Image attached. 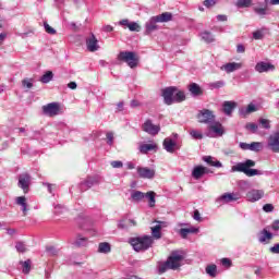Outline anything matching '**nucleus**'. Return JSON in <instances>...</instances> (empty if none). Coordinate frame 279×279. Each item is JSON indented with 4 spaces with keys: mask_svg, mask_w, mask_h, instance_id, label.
<instances>
[{
    "mask_svg": "<svg viewBox=\"0 0 279 279\" xmlns=\"http://www.w3.org/2000/svg\"><path fill=\"white\" fill-rule=\"evenodd\" d=\"M253 0H238L236 7L238 8H251Z\"/></svg>",
    "mask_w": 279,
    "mask_h": 279,
    "instance_id": "a18cd8bd",
    "label": "nucleus"
},
{
    "mask_svg": "<svg viewBox=\"0 0 279 279\" xmlns=\"http://www.w3.org/2000/svg\"><path fill=\"white\" fill-rule=\"evenodd\" d=\"M190 135L192 136V138H194L195 141H202V138H204V134H202V132L197 131V130H192L190 131Z\"/></svg>",
    "mask_w": 279,
    "mask_h": 279,
    "instance_id": "de8ad7c7",
    "label": "nucleus"
},
{
    "mask_svg": "<svg viewBox=\"0 0 279 279\" xmlns=\"http://www.w3.org/2000/svg\"><path fill=\"white\" fill-rule=\"evenodd\" d=\"M267 3H269V0H265L264 3H259V5H262L260 8L254 7L253 10H254L255 14H258L259 16H266Z\"/></svg>",
    "mask_w": 279,
    "mask_h": 279,
    "instance_id": "c756f323",
    "label": "nucleus"
},
{
    "mask_svg": "<svg viewBox=\"0 0 279 279\" xmlns=\"http://www.w3.org/2000/svg\"><path fill=\"white\" fill-rule=\"evenodd\" d=\"M274 239V233L269 232L267 228L263 229L258 234V241L267 245Z\"/></svg>",
    "mask_w": 279,
    "mask_h": 279,
    "instance_id": "4be33fe9",
    "label": "nucleus"
},
{
    "mask_svg": "<svg viewBox=\"0 0 279 279\" xmlns=\"http://www.w3.org/2000/svg\"><path fill=\"white\" fill-rule=\"evenodd\" d=\"M246 130H250L253 134H256L258 132V124L256 123H247Z\"/></svg>",
    "mask_w": 279,
    "mask_h": 279,
    "instance_id": "3c124183",
    "label": "nucleus"
},
{
    "mask_svg": "<svg viewBox=\"0 0 279 279\" xmlns=\"http://www.w3.org/2000/svg\"><path fill=\"white\" fill-rule=\"evenodd\" d=\"M206 274L210 276L211 278L217 277V265H209L206 267Z\"/></svg>",
    "mask_w": 279,
    "mask_h": 279,
    "instance_id": "37998d69",
    "label": "nucleus"
},
{
    "mask_svg": "<svg viewBox=\"0 0 279 279\" xmlns=\"http://www.w3.org/2000/svg\"><path fill=\"white\" fill-rule=\"evenodd\" d=\"M66 207L62 206V205H56L54 206V214L56 215H62V213H65Z\"/></svg>",
    "mask_w": 279,
    "mask_h": 279,
    "instance_id": "5fc2aeb1",
    "label": "nucleus"
},
{
    "mask_svg": "<svg viewBox=\"0 0 279 279\" xmlns=\"http://www.w3.org/2000/svg\"><path fill=\"white\" fill-rule=\"evenodd\" d=\"M20 265L22 266L23 274H29V271H32V259L20 262Z\"/></svg>",
    "mask_w": 279,
    "mask_h": 279,
    "instance_id": "4c0bfd02",
    "label": "nucleus"
},
{
    "mask_svg": "<svg viewBox=\"0 0 279 279\" xmlns=\"http://www.w3.org/2000/svg\"><path fill=\"white\" fill-rule=\"evenodd\" d=\"M223 125L217 121H214V123L208 125V132L206 133V136L209 138H215V136H223Z\"/></svg>",
    "mask_w": 279,
    "mask_h": 279,
    "instance_id": "423d86ee",
    "label": "nucleus"
},
{
    "mask_svg": "<svg viewBox=\"0 0 279 279\" xmlns=\"http://www.w3.org/2000/svg\"><path fill=\"white\" fill-rule=\"evenodd\" d=\"M264 37L265 35L262 33V31H256L253 33V38L255 40H263Z\"/></svg>",
    "mask_w": 279,
    "mask_h": 279,
    "instance_id": "4d7b16f0",
    "label": "nucleus"
},
{
    "mask_svg": "<svg viewBox=\"0 0 279 279\" xmlns=\"http://www.w3.org/2000/svg\"><path fill=\"white\" fill-rule=\"evenodd\" d=\"M243 64L236 63V62H229L227 64H223L220 69L221 71H226L227 73H234V71H239Z\"/></svg>",
    "mask_w": 279,
    "mask_h": 279,
    "instance_id": "393cba45",
    "label": "nucleus"
},
{
    "mask_svg": "<svg viewBox=\"0 0 279 279\" xmlns=\"http://www.w3.org/2000/svg\"><path fill=\"white\" fill-rule=\"evenodd\" d=\"M95 184H99V178L89 177L81 183V191H88V189H93Z\"/></svg>",
    "mask_w": 279,
    "mask_h": 279,
    "instance_id": "412c9836",
    "label": "nucleus"
},
{
    "mask_svg": "<svg viewBox=\"0 0 279 279\" xmlns=\"http://www.w3.org/2000/svg\"><path fill=\"white\" fill-rule=\"evenodd\" d=\"M146 193H143L141 191H132L131 192V198L133 202H143L145 199Z\"/></svg>",
    "mask_w": 279,
    "mask_h": 279,
    "instance_id": "f704fd0d",
    "label": "nucleus"
},
{
    "mask_svg": "<svg viewBox=\"0 0 279 279\" xmlns=\"http://www.w3.org/2000/svg\"><path fill=\"white\" fill-rule=\"evenodd\" d=\"M133 226H136V220L128 218H123L118 223L120 230H128V228H132Z\"/></svg>",
    "mask_w": 279,
    "mask_h": 279,
    "instance_id": "a878e982",
    "label": "nucleus"
},
{
    "mask_svg": "<svg viewBox=\"0 0 279 279\" xmlns=\"http://www.w3.org/2000/svg\"><path fill=\"white\" fill-rule=\"evenodd\" d=\"M263 210H264V213H274V205H271V204H265V205L263 206Z\"/></svg>",
    "mask_w": 279,
    "mask_h": 279,
    "instance_id": "052dcab7",
    "label": "nucleus"
},
{
    "mask_svg": "<svg viewBox=\"0 0 279 279\" xmlns=\"http://www.w3.org/2000/svg\"><path fill=\"white\" fill-rule=\"evenodd\" d=\"M87 51L95 53V51H99V40L95 34L90 33V35L85 39Z\"/></svg>",
    "mask_w": 279,
    "mask_h": 279,
    "instance_id": "4468645a",
    "label": "nucleus"
},
{
    "mask_svg": "<svg viewBox=\"0 0 279 279\" xmlns=\"http://www.w3.org/2000/svg\"><path fill=\"white\" fill-rule=\"evenodd\" d=\"M196 119L198 120V123L213 125V123H215L216 116L210 109H202L198 111Z\"/></svg>",
    "mask_w": 279,
    "mask_h": 279,
    "instance_id": "39448f33",
    "label": "nucleus"
},
{
    "mask_svg": "<svg viewBox=\"0 0 279 279\" xmlns=\"http://www.w3.org/2000/svg\"><path fill=\"white\" fill-rule=\"evenodd\" d=\"M204 166L194 167L192 171V178H194V180H201V178H204Z\"/></svg>",
    "mask_w": 279,
    "mask_h": 279,
    "instance_id": "2f4dec72",
    "label": "nucleus"
},
{
    "mask_svg": "<svg viewBox=\"0 0 279 279\" xmlns=\"http://www.w3.org/2000/svg\"><path fill=\"white\" fill-rule=\"evenodd\" d=\"M175 93H178V87L175 86L161 89V96L163 97V104H166V106H172Z\"/></svg>",
    "mask_w": 279,
    "mask_h": 279,
    "instance_id": "0eeeda50",
    "label": "nucleus"
},
{
    "mask_svg": "<svg viewBox=\"0 0 279 279\" xmlns=\"http://www.w3.org/2000/svg\"><path fill=\"white\" fill-rule=\"evenodd\" d=\"M255 71L257 73H269V71H276V65L269 62L260 61L256 63Z\"/></svg>",
    "mask_w": 279,
    "mask_h": 279,
    "instance_id": "dca6fc26",
    "label": "nucleus"
},
{
    "mask_svg": "<svg viewBox=\"0 0 279 279\" xmlns=\"http://www.w3.org/2000/svg\"><path fill=\"white\" fill-rule=\"evenodd\" d=\"M252 167H256V161L246 159L244 162H238L235 166H232L231 170L238 173H245L247 178L265 174L263 170L253 169Z\"/></svg>",
    "mask_w": 279,
    "mask_h": 279,
    "instance_id": "f257e3e1",
    "label": "nucleus"
},
{
    "mask_svg": "<svg viewBox=\"0 0 279 279\" xmlns=\"http://www.w3.org/2000/svg\"><path fill=\"white\" fill-rule=\"evenodd\" d=\"M114 143V134L112 132L107 133V144L112 146Z\"/></svg>",
    "mask_w": 279,
    "mask_h": 279,
    "instance_id": "bf43d9fd",
    "label": "nucleus"
},
{
    "mask_svg": "<svg viewBox=\"0 0 279 279\" xmlns=\"http://www.w3.org/2000/svg\"><path fill=\"white\" fill-rule=\"evenodd\" d=\"M137 173L143 180H154L156 178V169L147 167H137Z\"/></svg>",
    "mask_w": 279,
    "mask_h": 279,
    "instance_id": "ddd939ff",
    "label": "nucleus"
},
{
    "mask_svg": "<svg viewBox=\"0 0 279 279\" xmlns=\"http://www.w3.org/2000/svg\"><path fill=\"white\" fill-rule=\"evenodd\" d=\"M15 248L16 252H20L21 254H25V252H27V246L23 242H16Z\"/></svg>",
    "mask_w": 279,
    "mask_h": 279,
    "instance_id": "09e8293b",
    "label": "nucleus"
},
{
    "mask_svg": "<svg viewBox=\"0 0 279 279\" xmlns=\"http://www.w3.org/2000/svg\"><path fill=\"white\" fill-rule=\"evenodd\" d=\"M51 80H53V72L51 71H47L39 80V82H41V84H49V82H51Z\"/></svg>",
    "mask_w": 279,
    "mask_h": 279,
    "instance_id": "58836bf2",
    "label": "nucleus"
},
{
    "mask_svg": "<svg viewBox=\"0 0 279 279\" xmlns=\"http://www.w3.org/2000/svg\"><path fill=\"white\" fill-rule=\"evenodd\" d=\"M172 99H173V104H182V101L186 99V95H184V92L179 90L177 88V92L174 93V96Z\"/></svg>",
    "mask_w": 279,
    "mask_h": 279,
    "instance_id": "72a5a7b5",
    "label": "nucleus"
},
{
    "mask_svg": "<svg viewBox=\"0 0 279 279\" xmlns=\"http://www.w3.org/2000/svg\"><path fill=\"white\" fill-rule=\"evenodd\" d=\"M46 252L51 254V256H56V254H58V250H56L53 246H47Z\"/></svg>",
    "mask_w": 279,
    "mask_h": 279,
    "instance_id": "69168bd1",
    "label": "nucleus"
},
{
    "mask_svg": "<svg viewBox=\"0 0 279 279\" xmlns=\"http://www.w3.org/2000/svg\"><path fill=\"white\" fill-rule=\"evenodd\" d=\"M129 29L130 32H141V25H138L136 22H131Z\"/></svg>",
    "mask_w": 279,
    "mask_h": 279,
    "instance_id": "603ef678",
    "label": "nucleus"
},
{
    "mask_svg": "<svg viewBox=\"0 0 279 279\" xmlns=\"http://www.w3.org/2000/svg\"><path fill=\"white\" fill-rule=\"evenodd\" d=\"M22 86H23V88H27V90H29V88H34V80L33 78H24L22 81Z\"/></svg>",
    "mask_w": 279,
    "mask_h": 279,
    "instance_id": "49530a36",
    "label": "nucleus"
},
{
    "mask_svg": "<svg viewBox=\"0 0 279 279\" xmlns=\"http://www.w3.org/2000/svg\"><path fill=\"white\" fill-rule=\"evenodd\" d=\"M111 167L113 169H121L123 167V161H111Z\"/></svg>",
    "mask_w": 279,
    "mask_h": 279,
    "instance_id": "e2e57ef3",
    "label": "nucleus"
},
{
    "mask_svg": "<svg viewBox=\"0 0 279 279\" xmlns=\"http://www.w3.org/2000/svg\"><path fill=\"white\" fill-rule=\"evenodd\" d=\"M140 154H149V151H158V144L154 141H151L148 144H141L138 146Z\"/></svg>",
    "mask_w": 279,
    "mask_h": 279,
    "instance_id": "aec40b11",
    "label": "nucleus"
},
{
    "mask_svg": "<svg viewBox=\"0 0 279 279\" xmlns=\"http://www.w3.org/2000/svg\"><path fill=\"white\" fill-rule=\"evenodd\" d=\"M130 244L132 245L135 252H147V250H149V247L154 245V236L143 235L137 238H132L130 240Z\"/></svg>",
    "mask_w": 279,
    "mask_h": 279,
    "instance_id": "7ed1b4c3",
    "label": "nucleus"
},
{
    "mask_svg": "<svg viewBox=\"0 0 279 279\" xmlns=\"http://www.w3.org/2000/svg\"><path fill=\"white\" fill-rule=\"evenodd\" d=\"M250 147H251V151H255V153L263 151V143L262 142H252L250 144Z\"/></svg>",
    "mask_w": 279,
    "mask_h": 279,
    "instance_id": "79ce46f5",
    "label": "nucleus"
},
{
    "mask_svg": "<svg viewBox=\"0 0 279 279\" xmlns=\"http://www.w3.org/2000/svg\"><path fill=\"white\" fill-rule=\"evenodd\" d=\"M74 245H76V247H86V245H88V239L78 236Z\"/></svg>",
    "mask_w": 279,
    "mask_h": 279,
    "instance_id": "c03bdc74",
    "label": "nucleus"
},
{
    "mask_svg": "<svg viewBox=\"0 0 279 279\" xmlns=\"http://www.w3.org/2000/svg\"><path fill=\"white\" fill-rule=\"evenodd\" d=\"M204 162H207V165H210V167H216L217 169H221L223 165L219 160H215L211 156H205L203 157Z\"/></svg>",
    "mask_w": 279,
    "mask_h": 279,
    "instance_id": "c85d7f7f",
    "label": "nucleus"
},
{
    "mask_svg": "<svg viewBox=\"0 0 279 279\" xmlns=\"http://www.w3.org/2000/svg\"><path fill=\"white\" fill-rule=\"evenodd\" d=\"M163 149L168 151V154H173L175 149H180V146H178V143L173 141L171 137H166L163 140Z\"/></svg>",
    "mask_w": 279,
    "mask_h": 279,
    "instance_id": "6ab92c4d",
    "label": "nucleus"
},
{
    "mask_svg": "<svg viewBox=\"0 0 279 279\" xmlns=\"http://www.w3.org/2000/svg\"><path fill=\"white\" fill-rule=\"evenodd\" d=\"M43 112L46 117H58L60 114V104L50 102L43 107Z\"/></svg>",
    "mask_w": 279,
    "mask_h": 279,
    "instance_id": "9b49d317",
    "label": "nucleus"
},
{
    "mask_svg": "<svg viewBox=\"0 0 279 279\" xmlns=\"http://www.w3.org/2000/svg\"><path fill=\"white\" fill-rule=\"evenodd\" d=\"M269 251L271 252V254H279V243L271 246Z\"/></svg>",
    "mask_w": 279,
    "mask_h": 279,
    "instance_id": "338daca9",
    "label": "nucleus"
},
{
    "mask_svg": "<svg viewBox=\"0 0 279 279\" xmlns=\"http://www.w3.org/2000/svg\"><path fill=\"white\" fill-rule=\"evenodd\" d=\"M253 112H258V105H254V102L248 104L247 107H242L239 109V114L243 119L250 117V114Z\"/></svg>",
    "mask_w": 279,
    "mask_h": 279,
    "instance_id": "f3484780",
    "label": "nucleus"
},
{
    "mask_svg": "<svg viewBox=\"0 0 279 279\" xmlns=\"http://www.w3.org/2000/svg\"><path fill=\"white\" fill-rule=\"evenodd\" d=\"M155 19H157V22L159 23H169V21L173 20V14L165 12L159 15H156Z\"/></svg>",
    "mask_w": 279,
    "mask_h": 279,
    "instance_id": "7c9ffc66",
    "label": "nucleus"
},
{
    "mask_svg": "<svg viewBox=\"0 0 279 279\" xmlns=\"http://www.w3.org/2000/svg\"><path fill=\"white\" fill-rule=\"evenodd\" d=\"M15 204L21 206L23 215H27V198L25 196H19L15 198Z\"/></svg>",
    "mask_w": 279,
    "mask_h": 279,
    "instance_id": "bb28decb",
    "label": "nucleus"
},
{
    "mask_svg": "<svg viewBox=\"0 0 279 279\" xmlns=\"http://www.w3.org/2000/svg\"><path fill=\"white\" fill-rule=\"evenodd\" d=\"M160 230H162V225H156L155 227H151L153 236L155 239H161L162 234L160 233Z\"/></svg>",
    "mask_w": 279,
    "mask_h": 279,
    "instance_id": "a19ab883",
    "label": "nucleus"
},
{
    "mask_svg": "<svg viewBox=\"0 0 279 279\" xmlns=\"http://www.w3.org/2000/svg\"><path fill=\"white\" fill-rule=\"evenodd\" d=\"M117 59L119 62H125L130 69L138 66V56L134 51H120Z\"/></svg>",
    "mask_w": 279,
    "mask_h": 279,
    "instance_id": "20e7f679",
    "label": "nucleus"
},
{
    "mask_svg": "<svg viewBox=\"0 0 279 279\" xmlns=\"http://www.w3.org/2000/svg\"><path fill=\"white\" fill-rule=\"evenodd\" d=\"M182 260H184V252L173 251L168 259L159 265V274H165V271L169 269H180V263H182Z\"/></svg>",
    "mask_w": 279,
    "mask_h": 279,
    "instance_id": "f03ea898",
    "label": "nucleus"
},
{
    "mask_svg": "<svg viewBox=\"0 0 279 279\" xmlns=\"http://www.w3.org/2000/svg\"><path fill=\"white\" fill-rule=\"evenodd\" d=\"M217 0H205L204 5L205 8H213V5H216Z\"/></svg>",
    "mask_w": 279,
    "mask_h": 279,
    "instance_id": "0e129e2a",
    "label": "nucleus"
},
{
    "mask_svg": "<svg viewBox=\"0 0 279 279\" xmlns=\"http://www.w3.org/2000/svg\"><path fill=\"white\" fill-rule=\"evenodd\" d=\"M201 38H202V40H204L207 44L215 43V36H213V33H210V32H206V31L203 32L201 34Z\"/></svg>",
    "mask_w": 279,
    "mask_h": 279,
    "instance_id": "e433bc0d",
    "label": "nucleus"
},
{
    "mask_svg": "<svg viewBox=\"0 0 279 279\" xmlns=\"http://www.w3.org/2000/svg\"><path fill=\"white\" fill-rule=\"evenodd\" d=\"M239 147L241 148V149H243L244 151H251V147H250V144H247V143H245V142H241L240 144H239Z\"/></svg>",
    "mask_w": 279,
    "mask_h": 279,
    "instance_id": "680f3d73",
    "label": "nucleus"
},
{
    "mask_svg": "<svg viewBox=\"0 0 279 279\" xmlns=\"http://www.w3.org/2000/svg\"><path fill=\"white\" fill-rule=\"evenodd\" d=\"M199 233V228L197 227H189V228H181L179 230V234L182 239H187L189 234H198Z\"/></svg>",
    "mask_w": 279,
    "mask_h": 279,
    "instance_id": "b1692460",
    "label": "nucleus"
},
{
    "mask_svg": "<svg viewBox=\"0 0 279 279\" xmlns=\"http://www.w3.org/2000/svg\"><path fill=\"white\" fill-rule=\"evenodd\" d=\"M226 86V81H216L213 83H209L210 90H219V88H223Z\"/></svg>",
    "mask_w": 279,
    "mask_h": 279,
    "instance_id": "ea45409f",
    "label": "nucleus"
},
{
    "mask_svg": "<svg viewBox=\"0 0 279 279\" xmlns=\"http://www.w3.org/2000/svg\"><path fill=\"white\" fill-rule=\"evenodd\" d=\"M29 184H32V175H29V173L24 172L19 175L17 186L22 189L24 193H29Z\"/></svg>",
    "mask_w": 279,
    "mask_h": 279,
    "instance_id": "1a4fd4ad",
    "label": "nucleus"
},
{
    "mask_svg": "<svg viewBox=\"0 0 279 279\" xmlns=\"http://www.w3.org/2000/svg\"><path fill=\"white\" fill-rule=\"evenodd\" d=\"M145 197L148 199V206L154 208L156 206V193L154 191L147 192Z\"/></svg>",
    "mask_w": 279,
    "mask_h": 279,
    "instance_id": "c9c22d12",
    "label": "nucleus"
},
{
    "mask_svg": "<svg viewBox=\"0 0 279 279\" xmlns=\"http://www.w3.org/2000/svg\"><path fill=\"white\" fill-rule=\"evenodd\" d=\"M112 252V247L110 246V243L108 242H101L98 245V253L99 254H110Z\"/></svg>",
    "mask_w": 279,
    "mask_h": 279,
    "instance_id": "473e14b6",
    "label": "nucleus"
},
{
    "mask_svg": "<svg viewBox=\"0 0 279 279\" xmlns=\"http://www.w3.org/2000/svg\"><path fill=\"white\" fill-rule=\"evenodd\" d=\"M221 265H222V267H227V269H228V268L232 267V260H230V258L225 257L221 259Z\"/></svg>",
    "mask_w": 279,
    "mask_h": 279,
    "instance_id": "13d9d810",
    "label": "nucleus"
},
{
    "mask_svg": "<svg viewBox=\"0 0 279 279\" xmlns=\"http://www.w3.org/2000/svg\"><path fill=\"white\" fill-rule=\"evenodd\" d=\"M158 20L156 16H153L149 19V21L146 22L145 24V35L149 36L150 34H154V32H158L160 27L158 26Z\"/></svg>",
    "mask_w": 279,
    "mask_h": 279,
    "instance_id": "2eb2a0df",
    "label": "nucleus"
},
{
    "mask_svg": "<svg viewBox=\"0 0 279 279\" xmlns=\"http://www.w3.org/2000/svg\"><path fill=\"white\" fill-rule=\"evenodd\" d=\"M236 108V102L227 100L222 104V112L227 117H232V112H234V109Z\"/></svg>",
    "mask_w": 279,
    "mask_h": 279,
    "instance_id": "5701e85b",
    "label": "nucleus"
},
{
    "mask_svg": "<svg viewBox=\"0 0 279 279\" xmlns=\"http://www.w3.org/2000/svg\"><path fill=\"white\" fill-rule=\"evenodd\" d=\"M238 199H241V196H239V194L225 193L216 198V204H218L219 206H223V204H230V202H238Z\"/></svg>",
    "mask_w": 279,
    "mask_h": 279,
    "instance_id": "9d476101",
    "label": "nucleus"
},
{
    "mask_svg": "<svg viewBox=\"0 0 279 279\" xmlns=\"http://www.w3.org/2000/svg\"><path fill=\"white\" fill-rule=\"evenodd\" d=\"M44 27L47 34H51L52 36L56 34V28L51 27L47 22L44 23Z\"/></svg>",
    "mask_w": 279,
    "mask_h": 279,
    "instance_id": "6e6d98bb",
    "label": "nucleus"
},
{
    "mask_svg": "<svg viewBox=\"0 0 279 279\" xmlns=\"http://www.w3.org/2000/svg\"><path fill=\"white\" fill-rule=\"evenodd\" d=\"M271 230H274V232H279V220L272 222Z\"/></svg>",
    "mask_w": 279,
    "mask_h": 279,
    "instance_id": "774afa93",
    "label": "nucleus"
},
{
    "mask_svg": "<svg viewBox=\"0 0 279 279\" xmlns=\"http://www.w3.org/2000/svg\"><path fill=\"white\" fill-rule=\"evenodd\" d=\"M143 132L150 134V136H156L160 133V124H154V122L147 119L142 125Z\"/></svg>",
    "mask_w": 279,
    "mask_h": 279,
    "instance_id": "6e6552de",
    "label": "nucleus"
},
{
    "mask_svg": "<svg viewBox=\"0 0 279 279\" xmlns=\"http://www.w3.org/2000/svg\"><path fill=\"white\" fill-rule=\"evenodd\" d=\"M267 148L270 149V151H274V154H279V132L269 135Z\"/></svg>",
    "mask_w": 279,
    "mask_h": 279,
    "instance_id": "f8f14e48",
    "label": "nucleus"
},
{
    "mask_svg": "<svg viewBox=\"0 0 279 279\" xmlns=\"http://www.w3.org/2000/svg\"><path fill=\"white\" fill-rule=\"evenodd\" d=\"M189 90L193 95V97H199V95H204V90H202V87H199L197 83L190 84Z\"/></svg>",
    "mask_w": 279,
    "mask_h": 279,
    "instance_id": "cd10ccee",
    "label": "nucleus"
},
{
    "mask_svg": "<svg viewBox=\"0 0 279 279\" xmlns=\"http://www.w3.org/2000/svg\"><path fill=\"white\" fill-rule=\"evenodd\" d=\"M264 196L265 191L263 190H251L246 193V199L252 203L263 199Z\"/></svg>",
    "mask_w": 279,
    "mask_h": 279,
    "instance_id": "a211bd4d",
    "label": "nucleus"
},
{
    "mask_svg": "<svg viewBox=\"0 0 279 279\" xmlns=\"http://www.w3.org/2000/svg\"><path fill=\"white\" fill-rule=\"evenodd\" d=\"M259 124L262 125V128H264V130H270L271 125L269 124V120L267 119H259Z\"/></svg>",
    "mask_w": 279,
    "mask_h": 279,
    "instance_id": "864d4df0",
    "label": "nucleus"
},
{
    "mask_svg": "<svg viewBox=\"0 0 279 279\" xmlns=\"http://www.w3.org/2000/svg\"><path fill=\"white\" fill-rule=\"evenodd\" d=\"M240 189L241 191H247L252 189V183H250V181L242 180L240 181Z\"/></svg>",
    "mask_w": 279,
    "mask_h": 279,
    "instance_id": "8fccbe9b",
    "label": "nucleus"
}]
</instances>
